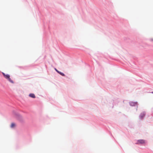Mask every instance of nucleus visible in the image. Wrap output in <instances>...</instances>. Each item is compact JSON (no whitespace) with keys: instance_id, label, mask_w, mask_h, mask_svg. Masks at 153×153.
<instances>
[{"instance_id":"obj_1","label":"nucleus","mask_w":153,"mask_h":153,"mask_svg":"<svg viewBox=\"0 0 153 153\" xmlns=\"http://www.w3.org/2000/svg\"><path fill=\"white\" fill-rule=\"evenodd\" d=\"M2 74L4 76V77L7 79L9 82L12 83H14L13 81L10 78V76L8 74H5L4 73H2Z\"/></svg>"},{"instance_id":"obj_2","label":"nucleus","mask_w":153,"mask_h":153,"mask_svg":"<svg viewBox=\"0 0 153 153\" xmlns=\"http://www.w3.org/2000/svg\"><path fill=\"white\" fill-rule=\"evenodd\" d=\"M145 143V141L143 140H138L137 143V144H143Z\"/></svg>"},{"instance_id":"obj_3","label":"nucleus","mask_w":153,"mask_h":153,"mask_svg":"<svg viewBox=\"0 0 153 153\" xmlns=\"http://www.w3.org/2000/svg\"><path fill=\"white\" fill-rule=\"evenodd\" d=\"M145 115V113L144 112H143L140 114V117L141 119H142L144 117Z\"/></svg>"},{"instance_id":"obj_4","label":"nucleus","mask_w":153,"mask_h":153,"mask_svg":"<svg viewBox=\"0 0 153 153\" xmlns=\"http://www.w3.org/2000/svg\"><path fill=\"white\" fill-rule=\"evenodd\" d=\"M29 96L32 98H35V96L34 94H30L29 95Z\"/></svg>"},{"instance_id":"obj_5","label":"nucleus","mask_w":153,"mask_h":153,"mask_svg":"<svg viewBox=\"0 0 153 153\" xmlns=\"http://www.w3.org/2000/svg\"><path fill=\"white\" fill-rule=\"evenodd\" d=\"M58 73H59V74H60L62 76H64L65 74L62 73L60 72L59 71H58Z\"/></svg>"},{"instance_id":"obj_6","label":"nucleus","mask_w":153,"mask_h":153,"mask_svg":"<svg viewBox=\"0 0 153 153\" xmlns=\"http://www.w3.org/2000/svg\"><path fill=\"white\" fill-rule=\"evenodd\" d=\"M15 126V124L14 123H12L11 125V128H13Z\"/></svg>"},{"instance_id":"obj_7","label":"nucleus","mask_w":153,"mask_h":153,"mask_svg":"<svg viewBox=\"0 0 153 153\" xmlns=\"http://www.w3.org/2000/svg\"><path fill=\"white\" fill-rule=\"evenodd\" d=\"M55 70H56V71H57V69H56V68H55Z\"/></svg>"},{"instance_id":"obj_8","label":"nucleus","mask_w":153,"mask_h":153,"mask_svg":"<svg viewBox=\"0 0 153 153\" xmlns=\"http://www.w3.org/2000/svg\"><path fill=\"white\" fill-rule=\"evenodd\" d=\"M152 94H153V92H152Z\"/></svg>"}]
</instances>
